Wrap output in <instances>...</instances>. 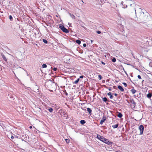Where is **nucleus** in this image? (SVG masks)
Instances as JSON below:
<instances>
[{
	"mask_svg": "<svg viewBox=\"0 0 152 152\" xmlns=\"http://www.w3.org/2000/svg\"><path fill=\"white\" fill-rule=\"evenodd\" d=\"M59 28L64 32L67 33L69 32L68 30L63 25H61L60 26Z\"/></svg>",
	"mask_w": 152,
	"mask_h": 152,
	"instance_id": "obj_1",
	"label": "nucleus"
},
{
	"mask_svg": "<svg viewBox=\"0 0 152 152\" xmlns=\"http://www.w3.org/2000/svg\"><path fill=\"white\" fill-rule=\"evenodd\" d=\"M144 126L142 125H140L139 127V129L140 131V135H141L143 134L144 131Z\"/></svg>",
	"mask_w": 152,
	"mask_h": 152,
	"instance_id": "obj_2",
	"label": "nucleus"
},
{
	"mask_svg": "<svg viewBox=\"0 0 152 152\" xmlns=\"http://www.w3.org/2000/svg\"><path fill=\"white\" fill-rule=\"evenodd\" d=\"M103 142L108 145H112L113 144V142L109 141L108 139H106L105 138H104Z\"/></svg>",
	"mask_w": 152,
	"mask_h": 152,
	"instance_id": "obj_3",
	"label": "nucleus"
},
{
	"mask_svg": "<svg viewBox=\"0 0 152 152\" xmlns=\"http://www.w3.org/2000/svg\"><path fill=\"white\" fill-rule=\"evenodd\" d=\"M96 137L97 139L99 140H100L102 142L103 141V140L104 139V138H105L103 136H101L98 134L97 135Z\"/></svg>",
	"mask_w": 152,
	"mask_h": 152,
	"instance_id": "obj_4",
	"label": "nucleus"
},
{
	"mask_svg": "<svg viewBox=\"0 0 152 152\" xmlns=\"http://www.w3.org/2000/svg\"><path fill=\"white\" fill-rule=\"evenodd\" d=\"M106 119V117L105 116H103V118H102V119L100 121V124H103V123L105 121Z\"/></svg>",
	"mask_w": 152,
	"mask_h": 152,
	"instance_id": "obj_5",
	"label": "nucleus"
},
{
	"mask_svg": "<svg viewBox=\"0 0 152 152\" xmlns=\"http://www.w3.org/2000/svg\"><path fill=\"white\" fill-rule=\"evenodd\" d=\"M130 102L133 104V106L134 107L136 105V103L134 102L133 99H131L129 100Z\"/></svg>",
	"mask_w": 152,
	"mask_h": 152,
	"instance_id": "obj_6",
	"label": "nucleus"
},
{
	"mask_svg": "<svg viewBox=\"0 0 152 152\" xmlns=\"http://www.w3.org/2000/svg\"><path fill=\"white\" fill-rule=\"evenodd\" d=\"M118 88L121 92H124V89L121 86H118Z\"/></svg>",
	"mask_w": 152,
	"mask_h": 152,
	"instance_id": "obj_7",
	"label": "nucleus"
},
{
	"mask_svg": "<svg viewBox=\"0 0 152 152\" xmlns=\"http://www.w3.org/2000/svg\"><path fill=\"white\" fill-rule=\"evenodd\" d=\"M107 95L110 96V98L111 99H112L113 98V96L112 94V93L110 92H109L107 93Z\"/></svg>",
	"mask_w": 152,
	"mask_h": 152,
	"instance_id": "obj_8",
	"label": "nucleus"
},
{
	"mask_svg": "<svg viewBox=\"0 0 152 152\" xmlns=\"http://www.w3.org/2000/svg\"><path fill=\"white\" fill-rule=\"evenodd\" d=\"M80 80V78L77 79L76 80L73 82V83L77 84Z\"/></svg>",
	"mask_w": 152,
	"mask_h": 152,
	"instance_id": "obj_9",
	"label": "nucleus"
},
{
	"mask_svg": "<svg viewBox=\"0 0 152 152\" xmlns=\"http://www.w3.org/2000/svg\"><path fill=\"white\" fill-rule=\"evenodd\" d=\"M118 124H116L115 125H114L112 126V127L113 128L115 129L117 128L118 126Z\"/></svg>",
	"mask_w": 152,
	"mask_h": 152,
	"instance_id": "obj_10",
	"label": "nucleus"
},
{
	"mask_svg": "<svg viewBox=\"0 0 152 152\" xmlns=\"http://www.w3.org/2000/svg\"><path fill=\"white\" fill-rule=\"evenodd\" d=\"M87 111L88 112V113L90 114L92 112V110H91V109L89 108H87Z\"/></svg>",
	"mask_w": 152,
	"mask_h": 152,
	"instance_id": "obj_11",
	"label": "nucleus"
},
{
	"mask_svg": "<svg viewBox=\"0 0 152 152\" xmlns=\"http://www.w3.org/2000/svg\"><path fill=\"white\" fill-rule=\"evenodd\" d=\"M86 121L84 120H81L80 121V123L82 125L86 123Z\"/></svg>",
	"mask_w": 152,
	"mask_h": 152,
	"instance_id": "obj_12",
	"label": "nucleus"
},
{
	"mask_svg": "<svg viewBox=\"0 0 152 152\" xmlns=\"http://www.w3.org/2000/svg\"><path fill=\"white\" fill-rule=\"evenodd\" d=\"M131 91L133 94H134L137 91L134 89H132L131 90Z\"/></svg>",
	"mask_w": 152,
	"mask_h": 152,
	"instance_id": "obj_13",
	"label": "nucleus"
},
{
	"mask_svg": "<svg viewBox=\"0 0 152 152\" xmlns=\"http://www.w3.org/2000/svg\"><path fill=\"white\" fill-rule=\"evenodd\" d=\"M48 107L49 108L48 109L50 113H52L53 112V108H51V107Z\"/></svg>",
	"mask_w": 152,
	"mask_h": 152,
	"instance_id": "obj_14",
	"label": "nucleus"
},
{
	"mask_svg": "<svg viewBox=\"0 0 152 152\" xmlns=\"http://www.w3.org/2000/svg\"><path fill=\"white\" fill-rule=\"evenodd\" d=\"M117 116L120 118H121L122 117V114L120 113H118V115H117Z\"/></svg>",
	"mask_w": 152,
	"mask_h": 152,
	"instance_id": "obj_15",
	"label": "nucleus"
},
{
	"mask_svg": "<svg viewBox=\"0 0 152 152\" xmlns=\"http://www.w3.org/2000/svg\"><path fill=\"white\" fill-rule=\"evenodd\" d=\"M147 96L148 98H150L152 96V94L149 93L147 94Z\"/></svg>",
	"mask_w": 152,
	"mask_h": 152,
	"instance_id": "obj_16",
	"label": "nucleus"
},
{
	"mask_svg": "<svg viewBox=\"0 0 152 152\" xmlns=\"http://www.w3.org/2000/svg\"><path fill=\"white\" fill-rule=\"evenodd\" d=\"M76 42L78 44H80L81 43V41L80 40H77L76 41Z\"/></svg>",
	"mask_w": 152,
	"mask_h": 152,
	"instance_id": "obj_17",
	"label": "nucleus"
},
{
	"mask_svg": "<svg viewBox=\"0 0 152 152\" xmlns=\"http://www.w3.org/2000/svg\"><path fill=\"white\" fill-rule=\"evenodd\" d=\"M47 67V65L45 64H43L42 66V68H46Z\"/></svg>",
	"mask_w": 152,
	"mask_h": 152,
	"instance_id": "obj_18",
	"label": "nucleus"
},
{
	"mask_svg": "<svg viewBox=\"0 0 152 152\" xmlns=\"http://www.w3.org/2000/svg\"><path fill=\"white\" fill-rule=\"evenodd\" d=\"M2 58H3V59L5 61H7V58H6L4 56V55H3L2 56Z\"/></svg>",
	"mask_w": 152,
	"mask_h": 152,
	"instance_id": "obj_19",
	"label": "nucleus"
},
{
	"mask_svg": "<svg viewBox=\"0 0 152 152\" xmlns=\"http://www.w3.org/2000/svg\"><path fill=\"white\" fill-rule=\"evenodd\" d=\"M102 99L103 101L104 102H106L107 100V99L106 97H104L102 98Z\"/></svg>",
	"mask_w": 152,
	"mask_h": 152,
	"instance_id": "obj_20",
	"label": "nucleus"
},
{
	"mask_svg": "<svg viewBox=\"0 0 152 152\" xmlns=\"http://www.w3.org/2000/svg\"><path fill=\"white\" fill-rule=\"evenodd\" d=\"M43 41L45 43L47 44V43H48L47 41L46 40V39H43Z\"/></svg>",
	"mask_w": 152,
	"mask_h": 152,
	"instance_id": "obj_21",
	"label": "nucleus"
},
{
	"mask_svg": "<svg viewBox=\"0 0 152 152\" xmlns=\"http://www.w3.org/2000/svg\"><path fill=\"white\" fill-rule=\"evenodd\" d=\"M112 61L113 62H115L116 61V59L115 58H113L112 59Z\"/></svg>",
	"mask_w": 152,
	"mask_h": 152,
	"instance_id": "obj_22",
	"label": "nucleus"
},
{
	"mask_svg": "<svg viewBox=\"0 0 152 152\" xmlns=\"http://www.w3.org/2000/svg\"><path fill=\"white\" fill-rule=\"evenodd\" d=\"M98 79L99 80H100L102 79V77L101 75H98Z\"/></svg>",
	"mask_w": 152,
	"mask_h": 152,
	"instance_id": "obj_23",
	"label": "nucleus"
},
{
	"mask_svg": "<svg viewBox=\"0 0 152 152\" xmlns=\"http://www.w3.org/2000/svg\"><path fill=\"white\" fill-rule=\"evenodd\" d=\"M55 107H57L56 109H59L60 108V107L58 106V104H55Z\"/></svg>",
	"mask_w": 152,
	"mask_h": 152,
	"instance_id": "obj_24",
	"label": "nucleus"
},
{
	"mask_svg": "<svg viewBox=\"0 0 152 152\" xmlns=\"http://www.w3.org/2000/svg\"><path fill=\"white\" fill-rule=\"evenodd\" d=\"M122 84L124 85L125 87H126L127 86V84L126 83H123Z\"/></svg>",
	"mask_w": 152,
	"mask_h": 152,
	"instance_id": "obj_25",
	"label": "nucleus"
},
{
	"mask_svg": "<svg viewBox=\"0 0 152 152\" xmlns=\"http://www.w3.org/2000/svg\"><path fill=\"white\" fill-rule=\"evenodd\" d=\"M12 133H11V139H13L14 138V137L12 135Z\"/></svg>",
	"mask_w": 152,
	"mask_h": 152,
	"instance_id": "obj_26",
	"label": "nucleus"
},
{
	"mask_svg": "<svg viewBox=\"0 0 152 152\" xmlns=\"http://www.w3.org/2000/svg\"><path fill=\"white\" fill-rule=\"evenodd\" d=\"M9 18L11 20H12V17L10 15L9 16Z\"/></svg>",
	"mask_w": 152,
	"mask_h": 152,
	"instance_id": "obj_27",
	"label": "nucleus"
},
{
	"mask_svg": "<svg viewBox=\"0 0 152 152\" xmlns=\"http://www.w3.org/2000/svg\"><path fill=\"white\" fill-rule=\"evenodd\" d=\"M137 77H138V78L139 79H141V76H140V75H138L137 76Z\"/></svg>",
	"mask_w": 152,
	"mask_h": 152,
	"instance_id": "obj_28",
	"label": "nucleus"
},
{
	"mask_svg": "<svg viewBox=\"0 0 152 152\" xmlns=\"http://www.w3.org/2000/svg\"><path fill=\"white\" fill-rule=\"evenodd\" d=\"M96 33L98 34H100L101 33V31H97Z\"/></svg>",
	"mask_w": 152,
	"mask_h": 152,
	"instance_id": "obj_29",
	"label": "nucleus"
},
{
	"mask_svg": "<svg viewBox=\"0 0 152 152\" xmlns=\"http://www.w3.org/2000/svg\"><path fill=\"white\" fill-rule=\"evenodd\" d=\"M57 68H56L54 67L53 69V70L54 71H56L57 70Z\"/></svg>",
	"mask_w": 152,
	"mask_h": 152,
	"instance_id": "obj_30",
	"label": "nucleus"
},
{
	"mask_svg": "<svg viewBox=\"0 0 152 152\" xmlns=\"http://www.w3.org/2000/svg\"><path fill=\"white\" fill-rule=\"evenodd\" d=\"M69 141V139H66V142H68Z\"/></svg>",
	"mask_w": 152,
	"mask_h": 152,
	"instance_id": "obj_31",
	"label": "nucleus"
},
{
	"mask_svg": "<svg viewBox=\"0 0 152 152\" xmlns=\"http://www.w3.org/2000/svg\"><path fill=\"white\" fill-rule=\"evenodd\" d=\"M86 44H85V43H84V44H83V46L84 47H86Z\"/></svg>",
	"mask_w": 152,
	"mask_h": 152,
	"instance_id": "obj_32",
	"label": "nucleus"
},
{
	"mask_svg": "<svg viewBox=\"0 0 152 152\" xmlns=\"http://www.w3.org/2000/svg\"><path fill=\"white\" fill-rule=\"evenodd\" d=\"M84 76L83 75L81 76L80 77V78H81L83 77Z\"/></svg>",
	"mask_w": 152,
	"mask_h": 152,
	"instance_id": "obj_33",
	"label": "nucleus"
},
{
	"mask_svg": "<svg viewBox=\"0 0 152 152\" xmlns=\"http://www.w3.org/2000/svg\"><path fill=\"white\" fill-rule=\"evenodd\" d=\"M101 63L102 64H103L104 65L105 64V63L104 62H103V61H102L101 62Z\"/></svg>",
	"mask_w": 152,
	"mask_h": 152,
	"instance_id": "obj_34",
	"label": "nucleus"
},
{
	"mask_svg": "<svg viewBox=\"0 0 152 152\" xmlns=\"http://www.w3.org/2000/svg\"><path fill=\"white\" fill-rule=\"evenodd\" d=\"M114 95L115 96H117L118 94H116V93H115V94H114Z\"/></svg>",
	"mask_w": 152,
	"mask_h": 152,
	"instance_id": "obj_35",
	"label": "nucleus"
},
{
	"mask_svg": "<svg viewBox=\"0 0 152 152\" xmlns=\"http://www.w3.org/2000/svg\"><path fill=\"white\" fill-rule=\"evenodd\" d=\"M32 128V126H29V128L30 129H31Z\"/></svg>",
	"mask_w": 152,
	"mask_h": 152,
	"instance_id": "obj_36",
	"label": "nucleus"
},
{
	"mask_svg": "<svg viewBox=\"0 0 152 152\" xmlns=\"http://www.w3.org/2000/svg\"><path fill=\"white\" fill-rule=\"evenodd\" d=\"M108 90H109V91H111V88H109V89H108Z\"/></svg>",
	"mask_w": 152,
	"mask_h": 152,
	"instance_id": "obj_37",
	"label": "nucleus"
},
{
	"mask_svg": "<svg viewBox=\"0 0 152 152\" xmlns=\"http://www.w3.org/2000/svg\"><path fill=\"white\" fill-rule=\"evenodd\" d=\"M116 152H118V151H116Z\"/></svg>",
	"mask_w": 152,
	"mask_h": 152,
	"instance_id": "obj_38",
	"label": "nucleus"
}]
</instances>
